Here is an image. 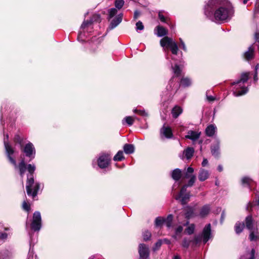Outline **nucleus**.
Returning a JSON list of instances; mask_svg holds the SVG:
<instances>
[{"label": "nucleus", "mask_w": 259, "mask_h": 259, "mask_svg": "<svg viewBox=\"0 0 259 259\" xmlns=\"http://www.w3.org/2000/svg\"><path fill=\"white\" fill-rule=\"evenodd\" d=\"M257 72H255V75L254 76V81H256L257 80Z\"/></svg>", "instance_id": "59"}, {"label": "nucleus", "mask_w": 259, "mask_h": 259, "mask_svg": "<svg viewBox=\"0 0 259 259\" xmlns=\"http://www.w3.org/2000/svg\"><path fill=\"white\" fill-rule=\"evenodd\" d=\"M22 206L23 209L27 211H28L30 209L29 204H28L25 201L23 202Z\"/></svg>", "instance_id": "48"}, {"label": "nucleus", "mask_w": 259, "mask_h": 259, "mask_svg": "<svg viewBox=\"0 0 259 259\" xmlns=\"http://www.w3.org/2000/svg\"><path fill=\"white\" fill-rule=\"evenodd\" d=\"M248 73H242L239 80L232 83V85H235L233 91V95L235 96L238 97L243 95L248 92V89L243 86L242 84L248 80Z\"/></svg>", "instance_id": "3"}, {"label": "nucleus", "mask_w": 259, "mask_h": 259, "mask_svg": "<svg viewBox=\"0 0 259 259\" xmlns=\"http://www.w3.org/2000/svg\"><path fill=\"white\" fill-rule=\"evenodd\" d=\"M180 46L182 48L183 50L184 51H186L187 48H186V46L184 42L182 40V39L181 38H180Z\"/></svg>", "instance_id": "47"}, {"label": "nucleus", "mask_w": 259, "mask_h": 259, "mask_svg": "<svg viewBox=\"0 0 259 259\" xmlns=\"http://www.w3.org/2000/svg\"><path fill=\"white\" fill-rule=\"evenodd\" d=\"M252 182V180L248 177H244L242 179V183L243 184H246L250 186Z\"/></svg>", "instance_id": "32"}, {"label": "nucleus", "mask_w": 259, "mask_h": 259, "mask_svg": "<svg viewBox=\"0 0 259 259\" xmlns=\"http://www.w3.org/2000/svg\"><path fill=\"white\" fill-rule=\"evenodd\" d=\"M182 172L180 169L177 168L172 171L171 174V177L174 180L176 181H178L180 180Z\"/></svg>", "instance_id": "19"}, {"label": "nucleus", "mask_w": 259, "mask_h": 259, "mask_svg": "<svg viewBox=\"0 0 259 259\" xmlns=\"http://www.w3.org/2000/svg\"><path fill=\"white\" fill-rule=\"evenodd\" d=\"M6 139L7 140L8 139V135H7L6 137L4 138V145L7 155L10 162L14 165L16 169H18L19 170L22 178L23 177L26 169H27L30 174V176H28L26 182V191L28 195H31L34 198L37 195L40 187L39 183H36L34 184V180L32 176L35 170V166L30 164L26 166L24 160H22L19 164L17 165L15 160L12 157V155L14 153V150L9 143L6 141Z\"/></svg>", "instance_id": "1"}, {"label": "nucleus", "mask_w": 259, "mask_h": 259, "mask_svg": "<svg viewBox=\"0 0 259 259\" xmlns=\"http://www.w3.org/2000/svg\"><path fill=\"white\" fill-rule=\"evenodd\" d=\"M187 186L184 185L181 189L180 192L178 195L176 196V200H179L182 204L187 203L189 201L190 197L189 192H187Z\"/></svg>", "instance_id": "7"}, {"label": "nucleus", "mask_w": 259, "mask_h": 259, "mask_svg": "<svg viewBox=\"0 0 259 259\" xmlns=\"http://www.w3.org/2000/svg\"><path fill=\"white\" fill-rule=\"evenodd\" d=\"M249 0H243V3L244 4H246L247 2Z\"/></svg>", "instance_id": "63"}, {"label": "nucleus", "mask_w": 259, "mask_h": 259, "mask_svg": "<svg viewBox=\"0 0 259 259\" xmlns=\"http://www.w3.org/2000/svg\"><path fill=\"white\" fill-rule=\"evenodd\" d=\"M209 176L208 171L204 169H200L198 175L199 180L200 181H204L208 179Z\"/></svg>", "instance_id": "16"}, {"label": "nucleus", "mask_w": 259, "mask_h": 259, "mask_svg": "<svg viewBox=\"0 0 259 259\" xmlns=\"http://www.w3.org/2000/svg\"><path fill=\"white\" fill-rule=\"evenodd\" d=\"M244 227V224L243 223L241 224L240 223H237L236 224L235 226V231L236 233H240L243 230Z\"/></svg>", "instance_id": "29"}, {"label": "nucleus", "mask_w": 259, "mask_h": 259, "mask_svg": "<svg viewBox=\"0 0 259 259\" xmlns=\"http://www.w3.org/2000/svg\"><path fill=\"white\" fill-rule=\"evenodd\" d=\"M123 15L120 14L118 15L114 19H113L109 26L108 29L111 30L115 28L119 23H121Z\"/></svg>", "instance_id": "11"}, {"label": "nucleus", "mask_w": 259, "mask_h": 259, "mask_svg": "<svg viewBox=\"0 0 259 259\" xmlns=\"http://www.w3.org/2000/svg\"><path fill=\"white\" fill-rule=\"evenodd\" d=\"M41 226V218L39 211H35L33 213L31 227L34 231H39Z\"/></svg>", "instance_id": "8"}, {"label": "nucleus", "mask_w": 259, "mask_h": 259, "mask_svg": "<svg viewBox=\"0 0 259 259\" xmlns=\"http://www.w3.org/2000/svg\"><path fill=\"white\" fill-rule=\"evenodd\" d=\"M183 230V227L182 226H179L176 229V234L178 235V234L181 233L182 232Z\"/></svg>", "instance_id": "50"}, {"label": "nucleus", "mask_w": 259, "mask_h": 259, "mask_svg": "<svg viewBox=\"0 0 259 259\" xmlns=\"http://www.w3.org/2000/svg\"><path fill=\"white\" fill-rule=\"evenodd\" d=\"M14 142H16V143H19V144H21L22 142V139L21 138V137L18 136V135H17L14 138Z\"/></svg>", "instance_id": "45"}, {"label": "nucleus", "mask_w": 259, "mask_h": 259, "mask_svg": "<svg viewBox=\"0 0 259 259\" xmlns=\"http://www.w3.org/2000/svg\"><path fill=\"white\" fill-rule=\"evenodd\" d=\"M93 22H99L100 21V16L98 14H95L91 19Z\"/></svg>", "instance_id": "44"}, {"label": "nucleus", "mask_w": 259, "mask_h": 259, "mask_svg": "<svg viewBox=\"0 0 259 259\" xmlns=\"http://www.w3.org/2000/svg\"><path fill=\"white\" fill-rule=\"evenodd\" d=\"M162 241V243L164 242V243H167V244H168L169 243V241L168 240H167V239H164Z\"/></svg>", "instance_id": "58"}, {"label": "nucleus", "mask_w": 259, "mask_h": 259, "mask_svg": "<svg viewBox=\"0 0 259 259\" xmlns=\"http://www.w3.org/2000/svg\"><path fill=\"white\" fill-rule=\"evenodd\" d=\"M160 44L162 47L169 48L173 54L177 55L179 50L178 46L172 38L165 36L160 40Z\"/></svg>", "instance_id": "5"}, {"label": "nucleus", "mask_w": 259, "mask_h": 259, "mask_svg": "<svg viewBox=\"0 0 259 259\" xmlns=\"http://www.w3.org/2000/svg\"><path fill=\"white\" fill-rule=\"evenodd\" d=\"M246 228L250 231L249 239L254 241L259 239V232L257 229L254 227V223L251 216H248L245 219Z\"/></svg>", "instance_id": "4"}, {"label": "nucleus", "mask_w": 259, "mask_h": 259, "mask_svg": "<svg viewBox=\"0 0 259 259\" xmlns=\"http://www.w3.org/2000/svg\"><path fill=\"white\" fill-rule=\"evenodd\" d=\"M24 152L26 155L31 157L33 154H35V149L33 144L31 143L27 144L24 149Z\"/></svg>", "instance_id": "12"}, {"label": "nucleus", "mask_w": 259, "mask_h": 259, "mask_svg": "<svg viewBox=\"0 0 259 259\" xmlns=\"http://www.w3.org/2000/svg\"><path fill=\"white\" fill-rule=\"evenodd\" d=\"M172 221V215H169L166 219H164V224L166 226L167 228H170L171 226Z\"/></svg>", "instance_id": "28"}, {"label": "nucleus", "mask_w": 259, "mask_h": 259, "mask_svg": "<svg viewBox=\"0 0 259 259\" xmlns=\"http://www.w3.org/2000/svg\"><path fill=\"white\" fill-rule=\"evenodd\" d=\"M207 100L209 101H212L214 100V98L212 96H207Z\"/></svg>", "instance_id": "54"}, {"label": "nucleus", "mask_w": 259, "mask_h": 259, "mask_svg": "<svg viewBox=\"0 0 259 259\" xmlns=\"http://www.w3.org/2000/svg\"><path fill=\"white\" fill-rule=\"evenodd\" d=\"M216 128V126L213 124L208 125L205 130L206 135L209 137L212 136L215 132Z\"/></svg>", "instance_id": "17"}, {"label": "nucleus", "mask_w": 259, "mask_h": 259, "mask_svg": "<svg viewBox=\"0 0 259 259\" xmlns=\"http://www.w3.org/2000/svg\"><path fill=\"white\" fill-rule=\"evenodd\" d=\"M28 259H33V254L31 252L29 253V256Z\"/></svg>", "instance_id": "55"}, {"label": "nucleus", "mask_w": 259, "mask_h": 259, "mask_svg": "<svg viewBox=\"0 0 259 259\" xmlns=\"http://www.w3.org/2000/svg\"><path fill=\"white\" fill-rule=\"evenodd\" d=\"M134 112L137 113L138 114L143 116H148V113L145 110L135 109Z\"/></svg>", "instance_id": "38"}, {"label": "nucleus", "mask_w": 259, "mask_h": 259, "mask_svg": "<svg viewBox=\"0 0 259 259\" xmlns=\"http://www.w3.org/2000/svg\"><path fill=\"white\" fill-rule=\"evenodd\" d=\"M7 234L6 233H2L0 235V243L4 242L7 238Z\"/></svg>", "instance_id": "43"}, {"label": "nucleus", "mask_w": 259, "mask_h": 259, "mask_svg": "<svg viewBox=\"0 0 259 259\" xmlns=\"http://www.w3.org/2000/svg\"><path fill=\"white\" fill-rule=\"evenodd\" d=\"M151 237V233L148 231H145L143 233V239L144 240H148Z\"/></svg>", "instance_id": "40"}, {"label": "nucleus", "mask_w": 259, "mask_h": 259, "mask_svg": "<svg viewBox=\"0 0 259 259\" xmlns=\"http://www.w3.org/2000/svg\"><path fill=\"white\" fill-rule=\"evenodd\" d=\"M158 17H159V19L161 20V21L163 22H166V18H165V17L162 15V14L161 13V12H159V14H158Z\"/></svg>", "instance_id": "46"}, {"label": "nucleus", "mask_w": 259, "mask_h": 259, "mask_svg": "<svg viewBox=\"0 0 259 259\" xmlns=\"http://www.w3.org/2000/svg\"><path fill=\"white\" fill-rule=\"evenodd\" d=\"M195 226L193 224H191L185 230V233L188 235H191L193 233L194 231Z\"/></svg>", "instance_id": "31"}, {"label": "nucleus", "mask_w": 259, "mask_h": 259, "mask_svg": "<svg viewBox=\"0 0 259 259\" xmlns=\"http://www.w3.org/2000/svg\"><path fill=\"white\" fill-rule=\"evenodd\" d=\"M202 237L203 238V241L204 243H206L208 240L211 237V229H210V224H207L203 229L202 236H195L193 240H192V242L194 245H197L198 243H199L201 240Z\"/></svg>", "instance_id": "6"}, {"label": "nucleus", "mask_w": 259, "mask_h": 259, "mask_svg": "<svg viewBox=\"0 0 259 259\" xmlns=\"http://www.w3.org/2000/svg\"><path fill=\"white\" fill-rule=\"evenodd\" d=\"M254 49L252 46H250L248 48V50L245 52L244 54V58L246 60H249L252 59L254 57Z\"/></svg>", "instance_id": "14"}, {"label": "nucleus", "mask_w": 259, "mask_h": 259, "mask_svg": "<svg viewBox=\"0 0 259 259\" xmlns=\"http://www.w3.org/2000/svg\"><path fill=\"white\" fill-rule=\"evenodd\" d=\"M174 259H180V257L179 256H175Z\"/></svg>", "instance_id": "61"}, {"label": "nucleus", "mask_w": 259, "mask_h": 259, "mask_svg": "<svg viewBox=\"0 0 259 259\" xmlns=\"http://www.w3.org/2000/svg\"><path fill=\"white\" fill-rule=\"evenodd\" d=\"M162 243V240H159L158 241H157L156 243L155 246L157 248H159L161 245Z\"/></svg>", "instance_id": "51"}, {"label": "nucleus", "mask_w": 259, "mask_h": 259, "mask_svg": "<svg viewBox=\"0 0 259 259\" xmlns=\"http://www.w3.org/2000/svg\"><path fill=\"white\" fill-rule=\"evenodd\" d=\"M164 219L162 218H157L155 219V225L156 226H160L164 224Z\"/></svg>", "instance_id": "34"}, {"label": "nucleus", "mask_w": 259, "mask_h": 259, "mask_svg": "<svg viewBox=\"0 0 259 259\" xmlns=\"http://www.w3.org/2000/svg\"><path fill=\"white\" fill-rule=\"evenodd\" d=\"M123 150L126 154H132L135 151V147L132 144H126L123 146Z\"/></svg>", "instance_id": "18"}, {"label": "nucleus", "mask_w": 259, "mask_h": 259, "mask_svg": "<svg viewBox=\"0 0 259 259\" xmlns=\"http://www.w3.org/2000/svg\"><path fill=\"white\" fill-rule=\"evenodd\" d=\"M219 143L218 142H217L211 147V152L212 154L214 156H218V155L219 154Z\"/></svg>", "instance_id": "22"}, {"label": "nucleus", "mask_w": 259, "mask_h": 259, "mask_svg": "<svg viewBox=\"0 0 259 259\" xmlns=\"http://www.w3.org/2000/svg\"><path fill=\"white\" fill-rule=\"evenodd\" d=\"M111 156L109 154H101L98 159V165L101 168L107 167L110 164Z\"/></svg>", "instance_id": "9"}, {"label": "nucleus", "mask_w": 259, "mask_h": 259, "mask_svg": "<svg viewBox=\"0 0 259 259\" xmlns=\"http://www.w3.org/2000/svg\"><path fill=\"white\" fill-rule=\"evenodd\" d=\"M139 259H149V249L144 244H140L139 246Z\"/></svg>", "instance_id": "10"}, {"label": "nucleus", "mask_w": 259, "mask_h": 259, "mask_svg": "<svg viewBox=\"0 0 259 259\" xmlns=\"http://www.w3.org/2000/svg\"><path fill=\"white\" fill-rule=\"evenodd\" d=\"M194 150L193 148L188 147L184 151V154L185 155L186 158L189 159L191 158L193 154H194Z\"/></svg>", "instance_id": "23"}, {"label": "nucleus", "mask_w": 259, "mask_h": 259, "mask_svg": "<svg viewBox=\"0 0 259 259\" xmlns=\"http://www.w3.org/2000/svg\"><path fill=\"white\" fill-rule=\"evenodd\" d=\"M196 180V177L194 175H192V176L190 177V179L188 182V183L187 185H186L187 186V187L188 186H192L193 185L194 183H195Z\"/></svg>", "instance_id": "37"}, {"label": "nucleus", "mask_w": 259, "mask_h": 259, "mask_svg": "<svg viewBox=\"0 0 259 259\" xmlns=\"http://www.w3.org/2000/svg\"><path fill=\"white\" fill-rule=\"evenodd\" d=\"M81 33H80L79 34V35H78V39L79 40V39H80V38H81Z\"/></svg>", "instance_id": "62"}, {"label": "nucleus", "mask_w": 259, "mask_h": 259, "mask_svg": "<svg viewBox=\"0 0 259 259\" xmlns=\"http://www.w3.org/2000/svg\"><path fill=\"white\" fill-rule=\"evenodd\" d=\"M258 67H259V65L258 64L256 65L255 66V72H257V70L258 68Z\"/></svg>", "instance_id": "60"}, {"label": "nucleus", "mask_w": 259, "mask_h": 259, "mask_svg": "<svg viewBox=\"0 0 259 259\" xmlns=\"http://www.w3.org/2000/svg\"><path fill=\"white\" fill-rule=\"evenodd\" d=\"M191 241L187 240V239H184L182 242V246L184 247L188 248L190 245Z\"/></svg>", "instance_id": "42"}, {"label": "nucleus", "mask_w": 259, "mask_h": 259, "mask_svg": "<svg viewBox=\"0 0 259 259\" xmlns=\"http://www.w3.org/2000/svg\"><path fill=\"white\" fill-rule=\"evenodd\" d=\"M191 83V80L188 78H183L181 81V84L185 87L189 86Z\"/></svg>", "instance_id": "30"}, {"label": "nucleus", "mask_w": 259, "mask_h": 259, "mask_svg": "<svg viewBox=\"0 0 259 259\" xmlns=\"http://www.w3.org/2000/svg\"><path fill=\"white\" fill-rule=\"evenodd\" d=\"M124 158L123 153L122 151H119L114 156L113 160L114 161H121Z\"/></svg>", "instance_id": "25"}, {"label": "nucleus", "mask_w": 259, "mask_h": 259, "mask_svg": "<svg viewBox=\"0 0 259 259\" xmlns=\"http://www.w3.org/2000/svg\"><path fill=\"white\" fill-rule=\"evenodd\" d=\"M117 12V10L115 8H112L109 10V19L113 17Z\"/></svg>", "instance_id": "39"}, {"label": "nucleus", "mask_w": 259, "mask_h": 259, "mask_svg": "<svg viewBox=\"0 0 259 259\" xmlns=\"http://www.w3.org/2000/svg\"><path fill=\"white\" fill-rule=\"evenodd\" d=\"M255 38L256 40H257L259 38V33H256L255 34Z\"/></svg>", "instance_id": "57"}, {"label": "nucleus", "mask_w": 259, "mask_h": 259, "mask_svg": "<svg viewBox=\"0 0 259 259\" xmlns=\"http://www.w3.org/2000/svg\"><path fill=\"white\" fill-rule=\"evenodd\" d=\"M172 69L173 70L174 73L177 76H178L181 74V69L180 66L177 64L175 65V66H171Z\"/></svg>", "instance_id": "27"}, {"label": "nucleus", "mask_w": 259, "mask_h": 259, "mask_svg": "<svg viewBox=\"0 0 259 259\" xmlns=\"http://www.w3.org/2000/svg\"><path fill=\"white\" fill-rule=\"evenodd\" d=\"M156 29L157 31L156 34L159 37L164 36L167 33V30L163 27L158 26L156 27Z\"/></svg>", "instance_id": "20"}, {"label": "nucleus", "mask_w": 259, "mask_h": 259, "mask_svg": "<svg viewBox=\"0 0 259 259\" xmlns=\"http://www.w3.org/2000/svg\"><path fill=\"white\" fill-rule=\"evenodd\" d=\"M93 20H87V21H84L81 26V28L82 29H84L86 27H88L89 26H90L93 23Z\"/></svg>", "instance_id": "35"}, {"label": "nucleus", "mask_w": 259, "mask_h": 259, "mask_svg": "<svg viewBox=\"0 0 259 259\" xmlns=\"http://www.w3.org/2000/svg\"><path fill=\"white\" fill-rule=\"evenodd\" d=\"M160 133L167 138H170L172 136L171 130L170 127L168 126H163L161 129Z\"/></svg>", "instance_id": "15"}, {"label": "nucleus", "mask_w": 259, "mask_h": 259, "mask_svg": "<svg viewBox=\"0 0 259 259\" xmlns=\"http://www.w3.org/2000/svg\"><path fill=\"white\" fill-rule=\"evenodd\" d=\"M134 121V118L132 116H126L122 120V123L125 122L128 125H132Z\"/></svg>", "instance_id": "26"}, {"label": "nucleus", "mask_w": 259, "mask_h": 259, "mask_svg": "<svg viewBox=\"0 0 259 259\" xmlns=\"http://www.w3.org/2000/svg\"><path fill=\"white\" fill-rule=\"evenodd\" d=\"M124 1L123 0H115V6L118 9H121L124 5Z\"/></svg>", "instance_id": "33"}, {"label": "nucleus", "mask_w": 259, "mask_h": 259, "mask_svg": "<svg viewBox=\"0 0 259 259\" xmlns=\"http://www.w3.org/2000/svg\"><path fill=\"white\" fill-rule=\"evenodd\" d=\"M144 29V25L143 23L140 21H138L136 23V29L137 30H142Z\"/></svg>", "instance_id": "41"}, {"label": "nucleus", "mask_w": 259, "mask_h": 259, "mask_svg": "<svg viewBox=\"0 0 259 259\" xmlns=\"http://www.w3.org/2000/svg\"><path fill=\"white\" fill-rule=\"evenodd\" d=\"M139 15H140V13L138 11H136L135 12V13H134L135 19H137L139 16Z\"/></svg>", "instance_id": "53"}, {"label": "nucleus", "mask_w": 259, "mask_h": 259, "mask_svg": "<svg viewBox=\"0 0 259 259\" xmlns=\"http://www.w3.org/2000/svg\"><path fill=\"white\" fill-rule=\"evenodd\" d=\"M210 211V207L209 205L204 206L201 209L200 214L201 216L204 217L207 215Z\"/></svg>", "instance_id": "24"}, {"label": "nucleus", "mask_w": 259, "mask_h": 259, "mask_svg": "<svg viewBox=\"0 0 259 259\" xmlns=\"http://www.w3.org/2000/svg\"><path fill=\"white\" fill-rule=\"evenodd\" d=\"M255 203L257 204V205H259V199H258V200L257 201L255 202Z\"/></svg>", "instance_id": "64"}, {"label": "nucleus", "mask_w": 259, "mask_h": 259, "mask_svg": "<svg viewBox=\"0 0 259 259\" xmlns=\"http://www.w3.org/2000/svg\"><path fill=\"white\" fill-rule=\"evenodd\" d=\"M182 112V109L179 106H175L172 110L171 114L172 116L176 118H177Z\"/></svg>", "instance_id": "21"}, {"label": "nucleus", "mask_w": 259, "mask_h": 259, "mask_svg": "<svg viewBox=\"0 0 259 259\" xmlns=\"http://www.w3.org/2000/svg\"><path fill=\"white\" fill-rule=\"evenodd\" d=\"M193 172L194 169L191 167H189L187 169L185 177L186 178L191 177L192 176H190V175L192 174Z\"/></svg>", "instance_id": "36"}, {"label": "nucleus", "mask_w": 259, "mask_h": 259, "mask_svg": "<svg viewBox=\"0 0 259 259\" xmlns=\"http://www.w3.org/2000/svg\"><path fill=\"white\" fill-rule=\"evenodd\" d=\"M205 14L207 17L213 16L215 21L230 19L233 11L227 0H209L205 8Z\"/></svg>", "instance_id": "2"}, {"label": "nucleus", "mask_w": 259, "mask_h": 259, "mask_svg": "<svg viewBox=\"0 0 259 259\" xmlns=\"http://www.w3.org/2000/svg\"><path fill=\"white\" fill-rule=\"evenodd\" d=\"M208 164V161L207 159L204 158L203 161L202 162V165L203 166H205Z\"/></svg>", "instance_id": "52"}, {"label": "nucleus", "mask_w": 259, "mask_h": 259, "mask_svg": "<svg viewBox=\"0 0 259 259\" xmlns=\"http://www.w3.org/2000/svg\"><path fill=\"white\" fill-rule=\"evenodd\" d=\"M255 250L252 249L248 259H254Z\"/></svg>", "instance_id": "49"}, {"label": "nucleus", "mask_w": 259, "mask_h": 259, "mask_svg": "<svg viewBox=\"0 0 259 259\" xmlns=\"http://www.w3.org/2000/svg\"><path fill=\"white\" fill-rule=\"evenodd\" d=\"M218 169L219 171H222L223 170V166L222 165H219Z\"/></svg>", "instance_id": "56"}, {"label": "nucleus", "mask_w": 259, "mask_h": 259, "mask_svg": "<svg viewBox=\"0 0 259 259\" xmlns=\"http://www.w3.org/2000/svg\"><path fill=\"white\" fill-rule=\"evenodd\" d=\"M200 135V132L193 131H189L188 132V134L185 136V138L190 139L192 141H195L199 139Z\"/></svg>", "instance_id": "13"}]
</instances>
